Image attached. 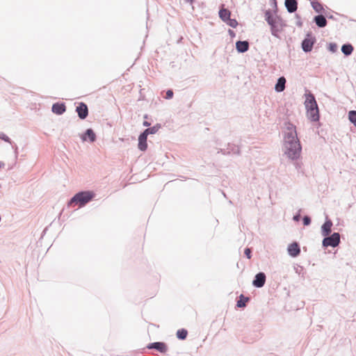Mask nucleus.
<instances>
[{
	"label": "nucleus",
	"mask_w": 356,
	"mask_h": 356,
	"mask_svg": "<svg viewBox=\"0 0 356 356\" xmlns=\"http://www.w3.org/2000/svg\"><path fill=\"white\" fill-rule=\"evenodd\" d=\"M225 23L232 28H236L238 26V22L236 19H231L230 17L225 22Z\"/></svg>",
	"instance_id": "bb28decb"
},
{
	"label": "nucleus",
	"mask_w": 356,
	"mask_h": 356,
	"mask_svg": "<svg viewBox=\"0 0 356 356\" xmlns=\"http://www.w3.org/2000/svg\"><path fill=\"white\" fill-rule=\"evenodd\" d=\"M228 33L231 36V38H234L236 36L235 32L231 29L228 30Z\"/></svg>",
	"instance_id": "473e14b6"
},
{
	"label": "nucleus",
	"mask_w": 356,
	"mask_h": 356,
	"mask_svg": "<svg viewBox=\"0 0 356 356\" xmlns=\"http://www.w3.org/2000/svg\"><path fill=\"white\" fill-rule=\"evenodd\" d=\"M332 222L327 219L321 227V234L323 236H328L332 232Z\"/></svg>",
	"instance_id": "dca6fc26"
},
{
	"label": "nucleus",
	"mask_w": 356,
	"mask_h": 356,
	"mask_svg": "<svg viewBox=\"0 0 356 356\" xmlns=\"http://www.w3.org/2000/svg\"><path fill=\"white\" fill-rule=\"evenodd\" d=\"M348 119L356 127V111H350L348 112Z\"/></svg>",
	"instance_id": "a878e982"
},
{
	"label": "nucleus",
	"mask_w": 356,
	"mask_h": 356,
	"mask_svg": "<svg viewBox=\"0 0 356 356\" xmlns=\"http://www.w3.org/2000/svg\"><path fill=\"white\" fill-rule=\"evenodd\" d=\"M4 166V163L2 162H0V168H3Z\"/></svg>",
	"instance_id": "58836bf2"
},
{
	"label": "nucleus",
	"mask_w": 356,
	"mask_h": 356,
	"mask_svg": "<svg viewBox=\"0 0 356 356\" xmlns=\"http://www.w3.org/2000/svg\"><path fill=\"white\" fill-rule=\"evenodd\" d=\"M160 128H161V124H156L150 128H147V129H145L143 131V132H142V133L143 134H145L146 136H148V135H149V134H156L159 130Z\"/></svg>",
	"instance_id": "aec40b11"
},
{
	"label": "nucleus",
	"mask_w": 356,
	"mask_h": 356,
	"mask_svg": "<svg viewBox=\"0 0 356 356\" xmlns=\"http://www.w3.org/2000/svg\"><path fill=\"white\" fill-rule=\"evenodd\" d=\"M284 154L291 161L299 159L302 146L298 138L296 126L288 122L284 124Z\"/></svg>",
	"instance_id": "f257e3e1"
},
{
	"label": "nucleus",
	"mask_w": 356,
	"mask_h": 356,
	"mask_svg": "<svg viewBox=\"0 0 356 356\" xmlns=\"http://www.w3.org/2000/svg\"><path fill=\"white\" fill-rule=\"evenodd\" d=\"M150 124H150L149 122H147V121H144V122H143V125L144 127H149V126H150Z\"/></svg>",
	"instance_id": "c9c22d12"
},
{
	"label": "nucleus",
	"mask_w": 356,
	"mask_h": 356,
	"mask_svg": "<svg viewBox=\"0 0 356 356\" xmlns=\"http://www.w3.org/2000/svg\"><path fill=\"white\" fill-rule=\"evenodd\" d=\"M147 136H146L143 133H141L139 135L138 147L140 151L144 152L147 149Z\"/></svg>",
	"instance_id": "2eb2a0df"
},
{
	"label": "nucleus",
	"mask_w": 356,
	"mask_h": 356,
	"mask_svg": "<svg viewBox=\"0 0 356 356\" xmlns=\"http://www.w3.org/2000/svg\"><path fill=\"white\" fill-rule=\"evenodd\" d=\"M0 139L4 140L5 142L11 143L10 138L3 132H0Z\"/></svg>",
	"instance_id": "c85d7f7f"
},
{
	"label": "nucleus",
	"mask_w": 356,
	"mask_h": 356,
	"mask_svg": "<svg viewBox=\"0 0 356 356\" xmlns=\"http://www.w3.org/2000/svg\"><path fill=\"white\" fill-rule=\"evenodd\" d=\"M353 45L349 43L344 44L341 47V51L346 56H350L353 53Z\"/></svg>",
	"instance_id": "412c9836"
},
{
	"label": "nucleus",
	"mask_w": 356,
	"mask_h": 356,
	"mask_svg": "<svg viewBox=\"0 0 356 356\" xmlns=\"http://www.w3.org/2000/svg\"><path fill=\"white\" fill-rule=\"evenodd\" d=\"M302 220L303 225L305 226L309 225L311 223V218L307 216H304Z\"/></svg>",
	"instance_id": "c756f323"
},
{
	"label": "nucleus",
	"mask_w": 356,
	"mask_h": 356,
	"mask_svg": "<svg viewBox=\"0 0 356 356\" xmlns=\"http://www.w3.org/2000/svg\"><path fill=\"white\" fill-rule=\"evenodd\" d=\"M337 48H338V47L336 43H330L329 44L328 49L330 51L334 53L337 51Z\"/></svg>",
	"instance_id": "cd10ccee"
},
{
	"label": "nucleus",
	"mask_w": 356,
	"mask_h": 356,
	"mask_svg": "<svg viewBox=\"0 0 356 356\" xmlns=\"http://www.w3.org/2000/svg\"><path fill=\"white\" fill-rule=\"evenodd\" d=\"M82 141H87L88 139L90 143L96 140V134L92 129H88L86 132L81 136Z\"/></svg>",
	"instance_id": "9b49d317"
},
{
	"label": "nucleus",
	"mask_w": 356,
	"mask_h": 356,
	"mask_svg": "<svg viewBox=\"0 0 356 356\" xmlns=\"http://www.w3.org/2000/svg\"><path fill=\"white\" fill-rule=\"evenodd\" d=\"M311 5L313 8V9L316 12V13H321L323 10V6L318 1H311Z\"/></svg>",
	"instance_id": "4be33fe9"
},
{
	"label": "nucleus",
	"mask_w": 356,
	"mask_h": 356,
	"mask_svg": "<svg viewBox=\"0 0 356 356\" xmlns=\"http://www.w3.org/2000/svg\"><path fill=\"white\" fill-rule=\"evenodd\" d=\"M288 254L292 257H298L300 253V248L297 242H293L289 245L287 248Z\"/></svg>",
	"instance_id": "1a4fd4ad"
},
{
	"label": "nucleus",
	"mask_w": 356,
	"mask_h": 356,
	"mask_svg": "<svg viewBox=\"0 0 356 356\" xmlns=\"http://www.w3.org/2000/svg\"><path fill=\"white\" fill-rule=\"evenodd\" d=\"M286 84V79L284 76L278 78L277 83L275 86V90L277 92H281L284 90Z\"/></svg>",
	"instance_id": "f3484780"
},
{
	"label": "nucleus",
	"mask_w": 356,
	"mask_h": 356,
	"mask_svg": "<svg viewBox=\"0 0 356 356\" xmlns=\"http://www.w3.org/2000/svg\"><path fill=\"white\" fill-rule=\"evenodd\" d=\"M249 300V298L247 297H245L243 295L240 296V300L237 301L236 306L238 307H243L245 306L246 302Z\"/></svg>",
	"instance_id": "5701e85b"
},
{
	"label": "nucleus",
	"mask_w": 356,
	"mask_h": 356,
	"mask_svg": "<svg viewBox=\"0 0 356 356\" xmlns=\"http://www.w3.org/2000/svg\"><path fill=\"white\" fill-rule=\"evenodd\" d=\"M340 243V234L338 232H334L330 236H326L323 240L322 245L323 247H332L335 248L339 245Z\"/></svg>",
	"instance_id": "20e7f679"
},
{
	"label": "nucleus",
	"mask_w": 356,
	"mask_h": 356,
	"mask_svg": "<svg viewBox=\"0 0 356 356\" xmlns=\"http://www.w3.org/2000/svg\"><path fill=\"white\" fill-rule=\"evenodd\" d=\"M300 215L299 213L295 215L293 217V220L294 221H299L300 220Z\"/></svg>",
	"instance_id": "72a5a7b5"
},
{
	"label": "nucleus",
	"mask_w": 356,
	"mask_h": 356,
	"mask_svg": "<svg viewBox=\"0 0 356 356\" xmlns=\"http://www.w3.org/2000/svg\"><path fill=\"white\" fill-rule=\"evenodd\" d=\"M95 193L90 191H81L76 193L70 200L69 204H76L82 207L92 200Z\"/></svg>",
	"instance_id": "7ed1b4c3"
},
{
	"label": "nucleus",
	"mask_w": 356,
	"mask_h": 356,
	"mask_svg": "<svg viewBox=\"0 0 356 356\" xmlns=\"http://www.w3.org/2000/svg\"><path fill=\"white\" fill-rule=\"evenodd\" d=\"M51 111L57 115H62L66 111V106L64 103H55L52 105Z\"/></svg>",
	"instance_id": "f8f14e48"
},
{
	"label": "nucleus",
	"mask_w": 356,
	"mask_h": 356,
	"mask_svg": "<svg viewBox=\"0 0 356 356\" xmlns=\"http://www.w3.org/2000/svg\"><path fill=\"white\" fill-rule=\"evenodd\" d=\"M187 2H189L190 3H192L193 0H186Z\"/></svg>",
	"instance_id": "ea45409f"
},
{
	"label": "nucleus",
	"mask_w": 356,
	"mask_h": 356,
	"mask_svg": "<svg viewBox=\"0 0 356 356\" xmlns=\"http://www.w3.org/2000/svg\"><path fill=\"white\" fill-rule=\"evenodd\" d=\"M147 348L148 349H156L162 353H164L167 351V346L163 342L151 343L147 345Z\"/></svg>",
	"instance_id": "9d476101"
},
{
	"label": "nucleus",
	"mask_w": 356,
	"mask_h": 356,
	"mask_svg": "<svg viewBox=\"0 0 356 356\" xmlns=\"http://www.w3.org/2000/svg\"><path fill=\"white\" fill-rule=\"evenodd\" d=\"M273 1H274V3H275V6H277V4H276V0H273Z\"/></svg>",
	"instance_id": "a19ab883"
},
{
	"label": "nucleus",
	"mask_w": 356,
	"mask_h": 356,
	"mask_svg": "<svg viewBox=\"0 0 356 356\" xmlns=\"http://www.w3.org/2000/svg\"><path fill=\"white\" fill-rule=\"evenodd\" d=\"M315 41V38L312 37L311 34H307V37L302 42V50L307 53L310 52L313 48Z\"/></svg>",
	"instance_id": "39448f33"
},
{
	"label": "nucleus",
	"mask_w": 356,
	"mask_h": 356,
	"mask_svg": "<svg viewBox=\"0 0 356 356\" xmlns=\"http://www.w3.org/2000/svg\"><path fill=\"white\" fill-rule=\"evenodd\" d=\"M17 154H18V152H17V147H15V156H17Z\"/></svg>",
	"instance_id": "e433bc0d"
},
{
	"label": "nucleus",
	"mask_w": 356,
	"mask_h": 356,
	"mask_svg": "<svg viewBox=\"0 0 356 356\" xmlns=\"http://www.w3.org/2000/svg\"><path fill=\"white\" fill-rule=\"evenodd\" d=\"M188 332L185 329L178 330L177 332V337L179 339L184 340L186 338Z\"/></svg>",
	"instance_id": "393cba45"
},
{
	"label": "nucleus",
	"mask_w": 356,
	"mask_h": 356,
	"mask_svg": "<svg viewBox=\"0 0 356 356\" xmlns=\"http://www.w3.org/2000/svg\"><path fill=\"white\" fill-rule=\"evenodd\" d=\"M76 112L80 119H86L88 115V108L87 105L83 102L79 103V106L76 108Z\"/></svg>",
	"instance_id": "6e6552de"
},
{
	"label": "nucleus",
	"mask_w": 356,
	"mask_h": 356,
	"mask_svg": "<svg viewBox=\"0 0 356 356\" xmlns=\"http://www.w3.org/2000/svg\"><path fill=\"white\" fill-rule=\"evenodd\" d=\"M305 107L308 118L316 122L319 120V113L316 101L313 95H309L305 101Z\"/></svg>",
	"instance_id": "f03ea898"
},
{
	"label": "nucleus",
	"mask_w": 356,
	"mask_h": 356,
	"mask_svg": "<svg viewBox=\"0 0 356 356\" xmlns=\"http://www.w3.org/2000/svg\"><path fill=\"white\" fill-rule=\"evenodd\" d=\"M230 15H231V12L228 9L222 8L219 10V17L224 22H225L227 19H229V18L230 17Z\"/></svg>",
	"instance_id": "6ab92c4d"
},
{
	"label": "nucleus",
	"mask_w": 356,
	"mask_h": 356,
	"mask_svg": "<svg viewBox=\"0 0 356 356\" xmlns=\"http://www.w3.org/2000/svg\"><path fill=\"white\" fill-rule=\"evenodd\" d=\"M244 253L248 259L251 258V250L248 248L245 249Z\"/></svg>",
	"instance_id": "2f4dec72"
},
{
	"label": "nucleus",
	"mask_w": 356,
	"mask_h": 356,
	"mask_svg": "<svg viewBox=\"0 0 356 356\" xmlns=\"http://www.w3.org/2000/svg\"><path fill=\"white\" fill-rule=\"evenodd\" d=\"M284 5L289 13H293L297 10L298 2L296 0H285Z\"/></svg>",
	"instance_id": "ddd939ff"
},
{
	"label": "nucleus",
	"mask_w": 356,
	"mask_h": 356,
	"mask_svg": "<svg viewBox=\"0 0 356 356\" xmlns=\"http://www.w3.org/2000/svg\"><path fill=\"white\" fill-rule=\"evenodd\" d=\"M314 21L319 28H323L327 25V19L323 15H318L314 17Z\"/></svg>",
	"instance_id": "a211bd4d"
},
{
	"label": "nucleus",
	"mask_w": 356,
	"mask_h": 356,
	"mask_svg": "<svg viewBox=\"0 0 356 356\" xmlns=\"http://www.w3.org/2000/svg\"><path fill=\"white\" fill-rule=\"evenodd\" d=\"M265 19L269 25L271 24V23H273V22L275 20V17L273 16L270 10H266Z\"/></svg>",
	"instance_id": "b1692460"
},
{
	"label": "nucleus",
	"mask_w": 356,
	"mask_h": 356,
	"mask_svg": "<svg viewBox=\"0 0 356 356\" xmlns=\"http://www.w3.org/2000/svg\"><path fill=\"white\" fill-rule=\"evenodd\" d=\"M173 97V92L172 90H168L166 92L165 99H170Z\"/></svg>",
	"instance_id": "7c9ffc66"
},
{
	"label": "nucleus",
	"mask_w": 356,
	"mask_h": 356,
	"mask_svg": "<svg viewBox=\"0 0 356 356\" xmlns=\"http://www.w3.org/2000/svg\"><path fill=\"white\" fill-rule=\"evenodd\" d=\"M249 42L246 40H238L236 42V49L239 53H245L249 49Z\"/></svg>",
	"instance_id": "4468645a"
},
{
	"label": "nucleus",
	"mask_w": 356,
	"mask_h": 356,
	"mask_svg": "<svg viewBox=\"0 0 356 356\" xmlns=\"http://www.w3.org/2000/svg\"><path fill=\"white\" fill-rule=\"evenodd\" d=\"M270 31L273 35L277 37V34L282 30V19L279 17H275V20L270 24Z\"/></svg>",
	"instance_id": "423d86ee"
},
{
	"label": "nucleus",
	"mask_w": 356,
	"mask_h": 356,
	"mask_svg": "<svg viewBox=\"0 0 356 356\" xmlns=\"http://www.w3.org/2000/svg\"><path fill=\"white\" fill-rule=\"evenodd\" d=\"M266 276L264 273L260 272L254 276L252 285L257 288H261L265 284Z\"/></svg>",
	"instance_id": "0eeeda50"
},
{
	"label": "nucleus",
	"mask_w": 356,
	"mask_h": 356,
	"mask_svg": "<svg viewBox=\"0 0 356 356\" xmlns=\"http://www.w3.org/2000/svg\"><path fill=\"white\" fill-rule=\"evenodd\" d=\"M297 25H298V26H302V22H301L300 21L298 22H297Z\"/></svg>",
	"instance_id": "4c0bfd02"
},
{
	"label": "nucleus",
	"mask_w": 356,
	"mask_h": 356,
	"mask_svg": "<svg viewBox=\"0 0 356 356\" xmlns=\"http://www.w3.org/2000/svg\"><path fill=\"white\" fill-rule=\"evenodd\" d=\"M294 165H295V168L297 169V170H299L300 168H301V164L298 162H296L294 163Z\"/></svg>",
	"instance_id": "f704fd0d"
}]
</instances>
